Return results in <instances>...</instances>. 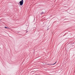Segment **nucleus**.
Returning a JSON list of instances; mask_svg holds the SVG:
<instances>
[{"instance_id":"4","label":"nucleus","mask_w":75,"mask_h":75,"mask_svg":"<svg viewBox=\"0 0 75 75\" xmlns=\"http://www.w3.org/2000/svg\"><path fill=\"white\" fill-rule=\"evenodd\" d=\"M44 13L42 12V13H41V14H44Z\"/></svg>"},{"instance_id":"3","label":"nucleus","mask_w":75,"mask_h":75,"mask_svg":"<svg viewBox=\"0 0 75 75\" xmlns=\"http://www.w3.org/2000/svg\"><path fill=\"white\" fill-rule=\"evenodd\" d=\"M5 28H7V27H5Z\"/></svg>"},{"instance_id":"1","label":"nucleus","mask_w":75,"mask_h":75,"mask_svg":"<svg viewBox=\"0 0 75 75\" xmlns=\"http://www.w3.org/2000/svg\"><path fill=\"white\" fill-rule=\"evenodd\" d=\"M23 0H22L19 3H20V4L21 6H22V5L23 4Z\"/></svg>"},{"instance_id":"2","label":"nucleus","mask_w":75,"mask_h":75,"mask_svg":"<svg viewBox=\"0 0 75 75\" xmlns=\"http://www.w3.org/2000/svg\"><path fill=\"white\" fill-rule=\"evenodd\" d=\"M57 63V62H56L55 63L53 64H48L49 65H55V64Z\"/></svg>"}]
</instances>
